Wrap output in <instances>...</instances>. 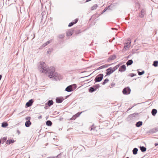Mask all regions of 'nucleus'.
Masks as SVG:
<instances>
[{"instance_id": "obj_1", "label": "nucleus", "mask_w": 158, "mask_h": 158, "mask_svg": "<svg viewBox=\"0 0 158 158\" xmlns=\"http://www.w3.org/2000/svg\"><path fill=\"white\" fill-rule=\"evenodd\" d=\"M55 68L54 67H51L48 69L46 67H43L42 72L44 73H48V77L50 78L54 77L56 79H60L61 78V76L58 73L55 72Z\"/></svg>"}, {"instance_id": "obj_2", "label": "nucleus", "mask_w": 158, "mask_h": 158, "mask_svg": "<svg viewBox=\"0 0 158 158\" xmlns=\"http://www.w3.org/2000/svg\"><path fill=\"white\" fill-rule=\"evenodd\" d=\"M119 67V65H117L115 66L113 68L110 67L109 68L106 69V75H110L115 70L117 69Z\"/></svg>"}, {"instance_id": "obj_3", "label": "nucleus", "mask_w": 158, "mask_h": 158, "mask_svg": "<svg viewBox=\"0 0 158 158\" xmlns=\"http://www.w3.org/2000/svg\"><path fill=\"white\" fill-rule=\"evenodd\" d=\"M103 75L102 74H100L96 76L94 81L95 82L100 81L102 79Z\"/></svg>"}, {"instance_id": "obj_4", "label": "nucleus", "mask_w": 158, "mask_h": 158, "mask_svg": "<svg viewBox=\"0 0 158 158\" xmlns=\"http://www.w3.org/2000/svg\"><path fill=\"white\" fill-rule=\"evenodd\" d=\"M131 92V89L129 87L125 88L123 91V93L125 94H129Z\"/></svg>"}, {"instance_id": "obj_5", "label": "nucleus", "mask_w": 158, "mask_h": 158, "mask_svg": "<svg viewBox=\"0 0 158 158\" xmlns=\"http://www.w3.org/2000/svg\"><path fill=\"white\" fill-rule=\"evenodd\" d=\"M126 69V68L125 65L123 64L120 66V67L119 68V71L120 72H123L125 71Z\"/></svg>"}, {"instance_id": "obj_6", "label": "nucleus", "mask_w": 158, "mask_h": 158, "mask_svg": "<svg viewBox=\"0 0 158 158\" xmlns=\"http://www.w3.org/2000/svg\"><path fill=\"white\" fill-rule=\"evenodd\" d=\"M73 33V30L71 29L68 30L66 32V35L67 36H70Z\"/></svg>"}, {"instance_id": "obj_7", "label": "nucleus", "mask_w": 158, "mask_h": 158, "mask_svg": "<svg viewBox=\"0 0 158 158\" xmlns=\"http://www.w3.org/2000/svg\"><path fill=\"white\" fill-rule=\"evenodd\" d=\"M33 102V100L32 99L30 100L29 101L26 103V105L27 107H29L31 106Z\"/></svg>"}, {"instance_id": "obj_8", "label": "nucleus", "mask_w": 158, "mask_h": 158, "mask_svg": "<svg viewBox=\"0 0 158 158\" xmlns=\"http://www.w3.org/2000/svg\"><path fill=\"white\" fill-rule=\"evenodd\" d=\"M131 42H130L129 43H126L124 46V49L125 50H127L131 46Z\"/></svg>"}, {"instance_id": "obj_9", "label": "nucleus", "mask_w": 158, "mask_h": 158, "mask_svg": "<svg viewBox=\"0 0 158 158\" xmlns=\"http://www.w3.org/2000/svg\"><path fill=\"white\" fill-rule=\"evenodd\" d=\"M110 65H111V64H105L104 65L101 66H100V67H99L98 68V69H103V68H107L109 66H110Z\"/></svg>"}, {"instance_id": "obj_10", "label": "nucleus", "mask_w": 158, "mask_h": 158, "mask_svg": "<svg viewBox=\"0 0 158 158\" xmlns=\"http://www.w3.org/2000/svg\"><path fill=\"white\" fill-rule=\"evenodd\" d=\"M65 90L67 92H71L73 90L72 85H70L67 87L65 89Z\"/></svg>"}, {"instance_id": "obj_11", "label": "nucleus", "mask_w": 158, "mask_h": 158, "mask_svg": "<svg viewBox=\"0 0 158 158\" xmlns=\"http://www.w3.org/2000/svg\"><path fill=\"white\" fill-rule=\"evenodd\" d=\"M78 19H76L74 20V22H71L69 23V27H71L73 26L74 24L76 23L78 21Z\"/></svg>"}, {"instance_id": "obj_12", "label": "nucleus", "mask_w": 158, "mask_h": 158, "mask_svg": "<svg viewBox=\"0 0 158 158\" xmlns=\"http://www.w3.org/2000/svg\"><path fill=\"white\" fill-rule=\"evenodd\" d=\"M63 99L61 98H57L56 99V102L58 103H61L62 102Z\"/></svg>"}, {"instance_id": "obj_13", "label": "nucleus", "mask_w": 158, "mask_h": 158, "mask_svg": "<svg viewBox=\"0 0 158 158\" xmlns=\"http://www.w3.org/2000/svg\"><path fill=\"white\" fill-rule=\"evenodd\" d=\"M14 141V140L13 139L8 140L6 141V143L8 144H9L10 143H13Z\"/></svg>"}, {"instance_id": "obj_14", "label": "nucleus", "mask_w": 158, "mask_h": 158, "mask_svg": "<svg viewBox=\"0 0 158 158\" xmlns=\"http://www.w3.org/2000/svg\"><path fill=\"white\" fill-rule=\"evenodd\" d=\"M31 124L30 121H27L25 123V125L26 127H29Z\"/></svg>"}, {"instance_id": "obj_15", "label": "nucleus", "mask_w": 158, "mask_h": 158, "mask_svg": "<svg viewBox=\"0 0 158 158\" xmlns=\"http://www.w3.org/2000/svg\"><path fill=\"white\" fill-rule=\"evenodd\" d=\"M98 5L97 4H94L91 7V10H96L98 7Z\"/></svg>"}, {"instance_id": "obj_16", "label": "nucleus", "mask_w": 158, "mask_h": 158, "mask_svg": "<svg viewBox=\"0 0 158 158\" xmlns=\"http://www.w3.org/2000/svg\"><path fill=\"white\" fill-rule=\"evenodd\" d=\"M47 103L48 105V106H50L53 104V102L52 100H49L48 102Z\"/></svg>"}, {"instance_id": "obj_17", "label": "nucleus", "mask_w": 158, "mask_h": 158, "mask_svg": "<svg viewBox=\"0 0 158 158\" xmlns=\"http://www.w3.org/2000/svg\"><path fill=\"white\" fill-rule=\"evenodd\" d=\"M133 63V61L131 60H129L126 63L127 65V66L131 65Z\"/></svg>"}, {"instance_id": "obj_18", "label": "nucleus", "mask_w": 158, "mask_h": 158, "mask_svg": "<svg viewBox=\"0 0 158 158\" xmlns=\"http://www.w3.org/2000/svg\"><path fill=\"white\" fill-rule=\"evenodd\" d=\"M116 58V56L115 55H113L110 56L108 60H114Z\"/></svg>"}, {"instance_id": "obj_19", "label": "nucleus", "mask_w": 158, "mask_h": 158, "mask_svg": "<svg viewBox=\"0 0 158 158\" xmlns=\"http://www.w3.org/2000/svg\"><path fill=\"white\" fill-rule=\"evenodd\" d=\"M157 111L156 109H153L152 112V115L154 116L157 113Z\"/></svg>"}, {"instance_id": "obj_20", "label": "nucleus", "mask_w": 158, "mask_h": 158, "mask_svg": "<svg viewBox=\"0 0 158 158\" xmlns=\"http://www.w3.org/2000/svg\"><path fill=\"white\" fill-rule=\"evenodd\" d=\"M8 126V123L6 122H3L2 124V127H5Z\"/></svg>"}, {"instance_id": "obj_21", "label": "nucleus", "mask_w": 158, "mask_h": 158, "mask_svg": "<svg viewBox=\"0 0 158 158\" xmlns=\"http://www.w3.org/2000/svg\"><path fill=\"white\" fill-rule=\"evenodd\" d=\"M138 149L137 148H134L133 150V154L134 155L136 154L137 153Z\"/></svg>"}, {"instance_id": "obj_22", "label": "nucleus", "mask_w": 158, "mask_h": 158, "mask_svg": "<svg viewBox=\"0 0 158 158\" xmlns=\"http://www.w3.org/2000/svg\"><path fill=\"white\" fill-rule=\"evenodd\" d=\"M140 149L141 150V151L142 152H144L146 151V148L144 147H140Z\"/></svg>"}, {"instance_id": "obj_23", "label": "nucleus", "mask_w": 158, "mask_h": 158, "mask_svg": "<svg viewBox=\"0 0 158 158\" xmlns=\"http://www.w3.org/2000/svg\"><path fill=\"white\" fill-rule=\"evenodd\" d=\"M142 124V122L139 121L137 122L136 124V126L137 127H139L141 126Z\"/></svg>"}, {"instance_id": "obj_24", "label": "nucleus", "mask_w": 158, "mask_h": 158, "mask_svg": "<svg viewBox=\"0 0 158 158\" xmlns=\"http://www.w3.org/2000/svg\"><path fill=\"white\" fill-rule=\"evenodd\" d=\"M46 123L47 125L48 126H50L52 124V122L49 120L47 121L46 122Z\"/></svg>"}, {"instance_id": "obj_25", "label": "nucleus", "mask_w": 158, "mask_h": 158, "mask_svg": "<svg viewBox=\"0 0 158 158\" xmlns=\"http://www.w3.org/2000/svg\"><path fill=\"white\" fill-rule=\"evenodd\" d=\"M81 113H78L77 114H75L74 115L73 118H76L78 117L80 115Z\"/></svg>"}, {"instance_id": "obj_26", "label": "nucleus", "mask_w": 158, "mask_h": 158, "mask_svg": "<svg viewBox=\"0 0 158 158\" xmlns=\"http://www.w3.org/2000/svg\"><path fill=\"white\" fill-rule=\"evenodd\" d=\"M96 89H95L94 88L91 87L90 88L89 91L90 92H92L95 91Z\"/></svg>"}, {"instance_id": "obj_27", "label": "nucleus", "mask_w": 158, "mask_h": 158, "mask_svg": "<svg viewBox=\"0 0 158 158\" xmlns=\"http://www.w3.org/2000/svg\"><path fill=\"white\" fill-rule=\"evenodd\" d=\"M144 11L143 10H142L141 11V15H140V16L141 17H143L144 16V14H145Z\"/></svg>"}, {"instance_id": "obj_28", "label": "nucleus", "mask_w": 158, "mask_h": 158, "mask_svg": "<svg viewBox=\"0 0 158 158\" xmlns=\"http://www.w3.org/2000/svg\"><path fill=\"white\" fill-rule=\"evenodd\" d=\"M109 81V80L108 79L106 78V79H105L104 80V82H103L102 84L105 85L106 83H107V82H108Z\"/></svg>"}, {"instance_id": "obj_29", "label": "nucleus", "mask_w": 158, "mask_h": 158, "mask_svg": "<svg viewBox=\"0 0 158 158\" xmlns=\"http://www.w3.org/2000/svg\"><path fill=\"white\" fill-rule=\"evenodd\" d=\"M158 64V61H155L154 62L153 64V65L155 66V67H156L157 66Z\"/></svg>"}, {"instance_id": "obj_30", "label": "nucleus", "mask_w": 158, "mask_h": 158, "mask_svg": "<svg viewBox=\"0 0 158 158\" xmlns=\"http://www.w3.org/2000/svg\"><path fill=\"white\" fill-rule=\"evenodd\" d=\"M144 71H143L142 72H138V74L139 75H141L143 74H144Z\"/></svg>"}, {"instance_id": "obj_31", "label": "nucleus", "mask_w": 158, "mask_h": 158, "mask_svg": "<svg viewBox=\"0 0 158 158\" xmlns=\"http://www.w3.org/2000/svg\"><path fill=\"white\" fill-rule=\"evenodd\" d=\"M64 35L61 34V35H59V38H60V39H62V38H63L64 37Z\"/></svg>"}, {"instance_id": "obj_32", "label": "nucleus", "mask_w": 158, "mask_h": 158, "mask_svg": "<svg viewBox=\"0 0 158 158\" xmlns=\"http://www.w3.org/2000/svg\"><path fill=\"white\" fill-rule=\"evenodd\" d=\"M45 63L44 62H42L40 63V65H41V68H43V67H44L43 65Z\"/></svg>"}, {"instance_id": "obj_33", "label": "nucleus", "mask_w": 158, "mask_h": 158, "mask_svg": "<svg viewBox=\"0 0 158 158\" xmlns=\"http://www.w3.org/2000/svg\"><path fill=\"white\" fill-rule=\"evenodd\" d=\"M94 128H95V127H94V125H93L91 126V127H90V130L92 131L93 129H94Z\"/></svg>"}, {"instance_id": "obj_34", "label": "nucleus", "mask_w": 158, "mask_h": 158, "mask_svg": "<svg viewBox=\"0 0 158 158\" xmlns=\"http://www.w3.org/2000/svg\"><path fill=\"white\" fill-rule=\"evenodd\" d=\"M135 75H135L133 73H131L129 75V76L131 77H132Z\"/></svg>"}, {"instance_id": "obj_35", "label": "nucleus", "mask_w": 158, "mask_h": 158, "mask_svg": "<svg viewBox=\"0 0 158 158\" xmlns=\"http://www.w3.org/2000/svg\"><path fill=\"white\" fill-rule=\"evenodd\" d=\"M30 118H31L30 117H28L26 118V120H27V121H30Z\"/></svg>"}, {"instance_id": "obj_36", "label": "nucleus", "mask_w": 158, "mask_h": 158, "mask_svg": "<svg viewBox=\"0 0 158 158\" xmlns=\"http://www.w3.org/2000/svg\"><path fill=\"white\" fill-rule=\"evenodd\" d=\"M51 40H49V41H48L47 42H46V44H47L48 45V44L49 43H51Z\"/></svg>"}, {"instance_id": "obj_37", "label": "nucleus", "mask_w": 158, "mask_h": 158, "mask_svg": "<svg viewBox=\"0 0 158 158\" xmlns=\"http://www.w3.org/2000/svg\"><path fill=\"white\" fill-rule=\"evenodd\" d=\"M47 45V44H46V43L45 44H44L43 45V47H44L45 46H46Z\"/></svg>"}, {"instance_id": "obj_38", "label": "nucleus", "mask_w": 158, "mask_h": 158, "mask_svg": "<svg viewBox=\"0 0 158 158\" xmlns=\"http://www.w3.org/2000/svg\"><path fill=\"white\" fill-rule=\"evenodd\" d=\"M107 8H105V9L104 10H103V12H105V11H106L107 10Z\"/></svg>"}, {"instance_id": "obj_39", "label": "nucleus", "mask_w": 158, "mask_h": 158, "mask_svg": "<svg viewBox=\"0 0 158 158\" xmlns=\"http://www.w3.org/2000/svg\"><path fill=\"white\" fill-rule=\"evenodd\" d=\"M2 77V76L1 75H0V80H1Z\"/></svg>"}, {"instance_id": "obj_40", "label": "nucleus", "mask_w": 158, "mask_h": 158, "mask_svg": "<svg viewBox=\"0 0 158 158\" xmlns=\"http://www.w3.org/2000/svg\"><path fill=\"white\" fill-rule=\"evenodd\" d=\"M155 146H156V145H158V144H156V143H155Z\"/></svg>"}, {"instance_id": "obj_41", "label": "nucleus", "mask_w": 158, "mask_h": 158, "mask_svg": "<svg viewBox=\"0 0 158 158\" xmlns=\"http://www.w3.org/2000/svg\"><path fill=\"white\" fill-rule=\"evenodd\" d=\"M126 158H129L127 157H126Z\"/></svg>"}]
</instances>
